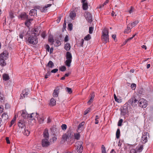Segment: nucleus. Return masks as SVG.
Returning a JSON list of instances; mask_svg holds the SVG:
<instances>
[{
  "mask_svg": "<svg viewBox=\"0 0 153 153\" xmlns=\"http://www.w3.org/2000/svg\"><path fill=\"white\" fill-rule=\"evenodd\" d=\"M31 34L28 37V42L30 44L35 45L37 43V35L38 34L37 29L33 28L32 30Z\"/></svg>",
  "mask_w": 153,
  "mask_h": 153,
  "instance_id": "obj_1",
  "label": "nucleus"
},
{
  "mask_svg": "<svg viewBox=\"0 0 153 153\" xmlns=\"http://www.w3.org/2000/svg\"><path fill=\"white\" fill-rule=\"evenodd\" d=\"M9 53L7 51H4L0 54V65L4 66L6 65L5 60L8 57Z\"/></svg>",
  "mask_w": 153,
  "mask_h": 153,
  "instance_id": "obj_2",
  "label": "nucleus"
},
{
  "mask_svg": "<svg viewBox=\"0 0 153 153\" xmlns=\"http://www.w3.org/2000/svg\"><path fill=\"white\" fill-rule=\"evenodd\" d=\"M102 32V40L104 42L106 43L109 41L108 30L106 28H104Z\"/></svg>",
  "mask_w": 153,
  "mask_h": 153,
  "instance_id": "obj_3",
  "label": "nucleus"
},
{
  "mask_svg": "<svg viewBox=\"0 0 153 153\" xmlns=\"http://www.w3.org/2000/svg\"><path fill=\"white\" fill-rule=\"evenodd\" d=\"M66 59L67 60L65 62V64L67 66L69 67L72 62V56L71 53L69 52L66 53Z\"/></svg>",
  "mask_w": 153,
  "mask_h": 153,
  "instance_id": "obj_4",
  "label": "nucleus"
},
{
  "mask_svg": "<svg viewBox=\"0 0 153 153\" xmlns=\"http://www.w3.org/2000/svg\"><path fill=\"white\" fill-rule=\"evenodd\" d=\"M149 138V133L147 132H144L143 134V135L141 137V141L143 143H145L147 142L148 139Z\"/></svg>",
  "mask_w": 153,
  "mask_h": 153,
  "instance_id": "obj_5",
  "label": "nucleus"
},
{
  "mask_svg": "<svg viewBox=\"0 0 153 153\" xmlns=\"http://www.w3.org/2000/svg\"><path fill=\"white\" fill-rule=\"evenodd\" d=\"M18 126L19 128L20 131L24 130V129L25 128V123L24 120H19L18 122Z\"/></svg>",
  "mask_w": 153,
  "mask_h": 153,
  "instance_id": "obj_6",
  "label": "nucleus"
},
{
  "mask_svg": "<svg viewBox=\"0 0 153 153\" xmlns=\"http://www.w3.org/2000/svg\"><path fill=\"white\" fill-rule=\"evenodd\" d=\"M138 104L140 107H141L143 108H145L147 106V101L143 99H140L138 101Z\"/></svg>",
  "mask_w": 153,
  "mask_h": 153,
  "instance_id": "obj_7",
  "label": "nucleus"
},
{
  "mask_svg": "<svg viewBox=\"0 0 153 153\" xmlns=\"http://www.w3.org/2000/svg\"><path fill=\"white\" fill-rule=\"evenodd\" d=\"M82 143L81 142H78L75 144L76 146L77 147V150L79 153H81L82 151L83 147L82 146Z\"/></svg>",
  "mask_w": 153,
  "mask_h": 153,
  "instance_id": "obj_8",
  "label": "nucleus"
},
{
  "mask_svg": "<svg viewBox=\"0 0 153 153\" xmlns=\"http://www.w3.org/2000/svg\"><path fill=\"white\" fill-rule=\"evenodd\" d=\"M71 137L70 134H65L63 135L62 136V139L65 141H71Z\"/></svg>",
  "mask_w": 153,
  "mask_h": 153,
  "instance_id": "obj_9",
  "label": "nucleus"
},
{
  "mask_svg": "<svg viewBox=\"0 0 153 153\" xmlns=\"http://www.w3.org/2000/svg\"><path fill=\"white\" fill-rule=\"evenodd\" d=\"M49 139H43L42 141V145L43 147H46L50 145V142L48 141Z\"/></svg>",
  "mask_w": 153,
  "mask_h": 153,
  "instance_id": "obj_10",
  "label": "nucleus"
},
{
  "mask_svg": "<svg viewBox=\"0 0 153 153\" xmlns=\"http://www.w3.org/2000/svg\"><path fill=\"white\" fill-rule=\"evenodd\" d=\"M85 16L87 21L89 22H91L92 21V17L91 14L88 12H85Z\"/></svg>",
  "mask_w": 153,
  "mask_h": 153,
  "instance_id": "obj_11",
  "label": "nucleus"
},
{
  "mask_svg": "<svg viewBox=\"0 0 153 153\" xmlns=\"http://www.w3.org/2000/svg\"><path fill=\"white\" fill-rule=\"evenodd\" d=\"M138 101L134 97L131 98L129 100V102L131 103L132 106H135V105H136L137 104H138Z\"/></svg>",
  "mask_w": 153,
  "mask_h": 153,
  "instance_id": "obj_12",
  "label": "nucleus"
},
{
  "mask_svg": "<svg viewBox=\"0 0 153 153\" xmlns=\"http://www.w3.org/2000/svg\"><path fill=\"white\" fill-rule=\"evenodd\" d=\"M29 90L28 89H25L23 90L21 94V98H24L27 97L28 94Z\"/></svg>",
  "mask_w": 153,
  "mask_h": 153,
  "instance_id": "obj_13",
  "label": "nucleus"
},
{
  "mask_svg": "<svg viewBox=\"0 0 153 153\" xmlns=\"http://www.w3.org/2000/svg\"><path fill=\"white\" fill-rule=\"evenodd\" d=\"M128 112V108L127 107L124 106L121 109V114L123 115H125Z\"/></svg>",
  "mask_w": 153,
  "mask_h": 153,
  "instance_id": "obj_14",
  "label": "nucleus"
},
{
  "mask_svg": "<svg viewBox=\"0 0 153 153\" xmlns=\"http://www.w3.org/2000/svg\"><path fill=\"white\" fill-rule=\"evenodd\" d=\"M43 137L44 139H49V138L48 131L47 128H46L43 132Z\"/></svg>",
  "mask_w": 153,
  "mask_h": 153,
  "instance_id": "obj_15",
  "label": "nucleus"
},
{
  "mask_svg": "<svg viewBox=\"0 0 153 153\" xmlns=\"http://www.w3.org/2000/svg\"><path fill=\"white\" fill-rule=\"evenodd\" d=\"M82 8L84 10H86L88 8V4L86 0H82Z\"/></svg>",
  "mask_w": 153,
  "mask_h": 153,
  "instance_id": "obj_16",
  "label": "nucleus"
},
{
  "mask_svg": "<svg viewBox=\"0 0 153 153\" xmlns=\"http://www.w3.org/2000/svg\"><path fill=\"white\" fill-rule=\"evenodd\" d=\"M20 113L21 114V116L24 118L26 119L29 117V115L25 111L22 110L20 111Z\"/></svg>",
  "mask_w": 153,
  "mask_h": 153,
  "instance_id": "obj_17",
  "label": "nucleus"
},
{
  "mask_svg": "<svg viewBox=\"0 0 153 153\" xmlns=\"http://www.w3.org/2000/svg\"><path fill=\"white\" fill-rule=\"evenodd\" d=\"M59 89L58 88H57L55 89L54 92L53 93V96L54 97H57L58 96V94L59 93Z\"/></svg>",
  "mask_w": 153,
  "mask_h": 153,
  "instance_id": "obj_18",
  "label": "nucleus"
},
{
  "mask_svg": "<svg viewBox=\"0 0 153 153\" xmlns=\"http://www.w3.org/2000/svg\"><path fill=\"white\" fill-rule=\"evenodd\" d=\"M27 18L26 13H22L19 16V18L21 19L25 20Z\"/></svg>",
  "mask_w": 153,
  "mask_h": 153,
  "instance_id": "obj_19",
  "label": "nucleus"
},
{
  "mask_svg": "<svg viewBox=\"0 0 153 153\" xmlns=\"http://www.w3.org/2000/svg\"><path fill=\"white\" fill-rule=\"evenodd\" d=\"M130 25H131L130 24L128 25L124 31V33L128 34L131 31V29L132 28L131 27Z\"/></svg>",
  "mask_w": 153,
  "mask_h": 153,
  "instance_id": "obj_20",
  "label": "nucleus"
},
{
  "mask_svg": "<svg viewBox=\"0 0 153 153\" xmlns=\"http://www.w3.org/2000/svg\"><path fill=\"white\" fill-rule=\"evenodd\" d=\"M29 117L32 120L35 119V118H38L37 113H32L30 115Z\"/></svg>",
  "mask_w": 153,
  "mask_h": 153,
  "instance_id": "obj_21",
  "label": "nucleus"
},
{
  "mask_svg": "<svg viewBox=\"0 0 153 153\" xmlns=\"http://www.w3.org/2000/svg\"><path fill=\"white\" fill-rule=\"evenodd\" d=\"M51 4H48L46 5L44 7L42 8L41 9V11L42 12H45L47 10V8L50 7L51 6Z\"/></svg>",
  "mask_w": 153,
  "mask_h": 153,
  "instance_id": "obj_22",
  "label": "nucleus"
},
{
  "mask_svg": "<svg viewBox=\"0 0 153 153\" xmlns=\"http://www.w3.org/2000/svg\"><path fill=\"white\" fill-rule=\"evenodd\" d=\"M56 104V101L53 98H52L50 100L49 105L51 106H54Z\"/></svg>",
  "mask_w": 153,
  "mask_h": 153,
  "instance_id": "obj_23",
  "label": "nucleus"
},
{
  "mask_svg": "<svg viewBox=\"0 0 153 153\" xmlns=\"http://www.w3.org/2000/svg\"><path fill=\"white\" fill-rule=\"evenodd\" d=\"M84 124V122H82L79 125L78 127V131H81L83 128V125Z\"/></svg>",
  "mask_w": 153,
  "mask_h": 153,
  "instance_id": "obj_24",
  "label": "nucleus"
},
{
  "mask_svg": "<svg viewBox=\"0 0 153 153\" xmlns=\"http://www.w3.org/2000/svg\"><path fill=\"white\" fill-rule=\"evenodd\" d=\"M20 132H22L26 136H28L30 133V132L27 129H26L25 128L24 129V130L23 131V130L20 131Z\"/></svg>",
  "mask_w": 153,
  "mask_h": 153,
  "instance_id": "obj_25",
  "label": "nucleus"
},
{
  "mask_svg": "<svg viewBox=\"0 0 153 153\" xmlns=\"http://www.w3.org/2000/svg\"><path fill=\"white\" fill-rule=\"evenodd\" d=\"M64 48L67 51H69L71 48V45L70 44L68 43H66V44L65 45Z\"/></svg>",
  "mask_w": 153,
  "mask_h": 153,
  "instance_id": "obj_26",
  "label": "nucleus"
},
{
  "mask_svg": "<svg viewBox=\"0 0 153 153\" xmlns=\"http://www.w3.org/2000/svg\"><path fill=\"white\" fill-rule=\"evenodd\" d=\"M33 20L32 19H30L26 20L25 23V25L26 26L28 27L30 25V21H32Z\"/></svg>",
  "mask_w": 153,
  "mask_h": 153,
  "instance_id": "obj_27",
  "label": "nucleus"
},
{
  "mask_svg": "<svg viewBox=\"0 0 153 153\" xmlns=\"http://www.w3.org/2000/svg\"><path fill=\"white\" fill-rule=\"evenodd\" d=\"M47 66L48 68H51L54 66V64L51 61H49L47 64Z\"/></svg>",
  "mask_w": 153,
  "mask_h": 153,
  "instance_id": "obj_28",
  "label": "nucleus"
},
{
  "mask_svg": "<svg viewBox=\"0 0 153 153\" xmlns=\"http://www.w3.org/2000/svg\"><path fill=\"white\" fill-rule=\"evenodd\" d=\"M3 79L5 81L8 80L9 79V77L8 75L6 74H3L2 76Z\"/></svg>",
  "mask_w": 153,
  "mask_h": 153,
  "instance_id": "obj_29",
  "label": "nucleus"
},
{
  "mask_svg": "<svg viewBox=\"0 0 153 153\" xmlns=\"http://www.w3.org/2000/svg\"><path fill=\"white\" fill-rule=\"evenodd\" d=\"M94 93H93L92 94H91L90 96V99L88 101V103H89L91 102L93 99H94Z\"/></svg>",
  "mask_w": 153,
  "mask_h": 153,
  "instance_id": "obj_30",
  "label": "nucleus"
},
{
  "mask_svg": "<svg viewBox=\"0 0 153 153\" xmlns=\"http://www.w3.org/2000/svg\"><path fill=\"white\" fill-rule=\"evenodd\" d=\"M114 98L115 100L118 102H122L121 99L120 98H118V97H117L115 94L114 95Z\"/></svg>",
  "mask_w": 153,
  "mask_h": 153,
  "instance_id": "obj_31",
  "label": "nucleus"
},
{
  "mask_svg": "<svg viewBox=\"0 0 153 153\" xmlns=\"http://www.w3.org/2000/svg\"><path fill=\"white\" fill-rule=\"evenodd\" d=\"M36 12V10L35 9L31 10L29 13V14L31 16H34Z\"/></svg>",
  "mask_w": 153,
  "mask_h": 153,
  "instance_id": "obj_32",
  "label": "nucleus"
},
{
  "mask_svg": "<svg viewBox=\"0 0 153 153\" xmlns=\"http://www.w3.org/2000/svg\"><path fill=\"white\" fill-rule=\"evenodd\" d=\"M1 117L2 119H3L4 120H6L8 118V116L7 115V114L5 113H4L2 114L1 115Z\"/></svg>",
  "mask_w": 153,
  "mask_h": 153,
  "instance_id": "obj_33",
  "label": "nucleus"
},
{
  "mask_svg": "<svg viewBox=\"0 0 153 153\" xmlns=\"http://www.w3.org/2000/svg\"><path fill=\"white\" fill-rule=\"evenodd\" d=\"M69 16L71 19H73L76 16V13L74 12H71L70 13Z\"/></svg>",
  "mask_w": 153,
  "mask_h": 153,
  "instance_id": "obj_34",
  "label": "nucleus"
},
{
  "mask_svg": "<svg viewBox=\"0 0 153 153\" xmlns=\"http://www.w3.org/2000/svg\"><path fill=\"white\" fill-rule=\"evenodd\" d=\"M120 136V131L119 128H118L116 132V137L117 139L119 138Z\"/></svg>",
  "mask_w": 153,
  "mask_h": 153,
  "instance_id": "obj_35",
  "label": "nucleus"
},
{
  "mask_svg": "<svg viewBox=\"0 0 153 153\" xmlns=\"http://www.w3.org/2000/svg\"><path fill=\"white\" fill-rule=\"evenodd\" d=\"M138 23V21H135L133 22V23H131V24H129L131 25V27L132 28V27L135 26Z\"/></svg>",
  "mask_w": 153,
  "mask_h": 153,
  "instance_id": "obj_36",
  "label": "nucleus"
},
{
  "mask_svg": "<svg viewBox=\"0 0 153 153\" xmlns=\"http://www.w3.org/2000/svg\"><path fill=\"white\" fill-rule=\"evenodd\" d=\"M74 135L75 139L77 140H79L80 138V134L79 133L74 134Z\"/></svg>",
  "mask_w": 153,
  "mask_h": 153,
  "instance_id": "obj_37",
  "label": "nucleus"
},
{
  "mask_svg": "<svg viewBox=\"0 0 153 153\" xmlns=\"http://www.w3.org/2000/svg\"><path fill=\"white\" fill-rule=\"evenodd\" d=\"M65 90L70 94H71L72 92L71 89L68 87H66L65 88Z\"/></svg>",
  "mask_w": 153,
  "mask_h": 153,
  "instance_id": "obj_38",
  "label": "nucleus"
},
{
  "mask_svg": "<svg viewBox=\"0 0 153 153\" xmlns=\"http://www.w3.org/2000/svg\"><path fill=\"white\" fill-rule=\"evenodd\" d=\"M91 38V36L89 34H88L84 38V39L85 40H88Z\"/></svg>",
  "mask_w": 153,
  "mask_h": 153,
  "instance_id": "obj_39",
  "label": "nucleus"
},
{
  "mask_svg": "<svg viewBox=\"0 0 153 153\" xmlns=\"http://www.w3.org/2000/svg\"><path fill=\"white\" fill-rule=\"evenodd\" d=\"M143 146L142 145H141L139 147L137 148V151L138 152H140L143 150Z\"/></svg>",
  "mask_w": 153,
  "mask_h": 153,
  "instance_id": "obj_40",
  "label": "nucleus"
},
{
  "mask_svg": "<svg viewBox=\"0 0 153 153\" xmlns=\"http://www.w3.org/2000/svg\"><path fill=\"white\" fill-rule=\"evenodd\" d=\"M48 41L49 42L52 44L54 42V40L52 36H50L48 39Z\"/></svg>",
  "mask_w": 153,
  "mask_h": 153,
  "instance_id": "obj_41",
  "label": "nucleus"
},
{
  "mask_svg": "<svg viewBox=\"0 0 153 153\" xmlns=\"http://www.w3.org/2000/svg\"><path fill=\"white\" fill-rule=\"evenodd\" d=\"M61 45V42L58 40H57L56 41V43L55 44V46H58Z\"/></svg>",
  "mask_w": 153,
  "mask_h": 153,
  "instance_id": "obj_42",
  "label": "nucleus"
},
{
  "mask_svg": "<svg viewBox=\"0 0 153 153\" xmlns=\"http://www.w3.org/2000/svg\"><path fill=\"white\" fill-rule=\"evenodd\" d=\"M66 67L64 66H63L59 68V70L62 71H64L66 70Z\"/></svg>",
  "mask_w": 153,
  "mask_h": 153,
  "instance_id": "obj_43",
  "label": "nucleus"
},
{
  "mask_svg": "<svg viewBox=\"0 0 153 153\" xmlns=\"http://www.w3.org/2000/svg\"><path fill=\"white\" fill-rule=\"evenodd\" d=\"M100 118V117L98 115H97L96 116V118L95 119V123L96 124H98L99 123V121L98 120V119H99Z\"/></svg>",
  "mask_w": 153,
  "mask_h": 153,
  "instance_id": "obj_44",
  "label": "nucleus"
},
{
  "mask_svg": "<svg viewBox=\"0 0 153 153\" xmlns=\"http://www.w3.org/2000/svg\"><path fill=\"white\" fill-rule=\"evenodd\" d=\"M102 153H106L105 149L103 145L102 146Z\"/></svg>",
  "mask_w": 153,
  "mask_h": 153,
  "instance_id": "obj_45",
  "label": "nucleus"
},
{
  "mask_svg": "<svg viewBox=\"0 0 153 153\" xmlns=\"http://www.w3.org/2000/svg\"><path fill=\"white\" fill-rule=\"evenodd\" d=\"M61 128L63 130H65L67 128V126L66 124H63L61 126Z\"/></svg>",
  "mask_w": 153,
  "mask_h": 153,
  "instance_id": "obj_46",
  "label": "nucleus"
},
{
  "mask_svg": "<svg viewBox=\"0 0 153 153\" xmlns=\"http://www.w3.org/2000/svg\"><path fill=\"white\" fill-rule=\"evenodd\" d=\"M123 122V120L122 119H120L118 123V126H122V123Z\"/></svg>",
  "mask_w": 153,
  "mask_h": 153,
  "instance_id": "obj_47",
  "label": "nucleus"
},
{
  "mask_svg": "<svg viewBox=\"0 0 153 153\" xmlns=\"http://www.w3.org/2000/svg\"><path fill=\"white\" fill-rule=\"evenodd\" d=\"M134 8L132 7L131 6L130 7V10H128V12L129 13H131L134 11Z\"/></svg>",
  "mask_w": 153,
  "mask_h": 153,
  "instance_id": "obj_48",
  "label": "nucleus"
},
{
  "mask_svg": "<svg viewBox=\"0 0 153 153\" xmlns=\"http://www.w3.org/2000/svg\"><path fill=\"white\" fill-rule=\"evenodd\" d=\"M136 34H134V35H133V36L132 37L130 38H129L127 39L125 41V44L128 41L130 40H131V39H132L136 35Z\"/></svg>",
  "mask_w": 153,
  "mask_h": 153,
  "instance_id": "obj_49",
  "label": "nucleus"
},
{
  "mask_svg": "<svg viewBox=\"0 0 153 153\" xmlns=\"http://www.w3.org/2000/svg\"><path fill=\"white\" fill-rule=\"evenodd\" d=\"M73 25L72 24L69 23L68 24V27L70 30H71L72 29Z\"/></svg>",
  "mask_w": 153,
  "mask_h": 153,
  "instance_id": "obj_50",
  "label": "nucleus"
},
{
  "mask_svg": "<svg viewBox=\"0 0 153 153\" xmlns=\"http://www.w3.org/2000/svg\"><path fill=\"white\" fill-rule=\"evenodd\" d=\"M84 40L83 39H82L80 41V42L79 43V45L82 47L83 46V44L84 43Z\"/></svg>",
  "mask_w": 153,
  "mask_h": 153,
  "instance_id": "obj_51",
  "label": "nucleus"
},
{
  "mask_svg": "<svg viewBox=\"0 0 153 153\" xmlns=\"http://www.w3.org/2000/svg\"><path fill=\"white\" fill-rule=\"evenodd\" d=\"M93 28L92 27H89V32L90 34H91L93 33Z\"/></svg>",
  "mask_w": 153,
  "mask_h": 153,
  "instance_id": "obj_52",
  "label": "nucleus"
},
{
  "mask_svg": "<svg viewBox=\"0 0 153 153\" xmlns=\"http://www.w3.org/2000/svg\"><path fill=\"white\" fill-rule=\"evenodd\" d=\"M136 85L135 84L133 83L131 85V88L132 89L134 90L136 87Z\"/></svg>",
  "mask_w": 153,
  "mask_h": 153,
  "instance_id": "obj_53",
  "label": "nucleus"
},
{
  "mask_svg": "<svg viewBox=\"0 0 153 153\" xmlns=\"http://www.w3.org/2000/svg\"><path fill=\"white\" fill-rule=\"evenodd\" d=\"M45 48L46 49V51L48 52H49V51L50 48L48 45H46Z\"/></svg>",
  "mask_w": 153,
  "mask_h": 153,
  "instance_id": "obj_54",
  "label": "nucleus"
},
{
  "mask_svg": "<svg viewBox=\"0 0 153 153\" xmlns=\"http://www.w3.org/2000/svg\"><path fill=\"white\" fill-rule=\"evenodd\" d=\"M90 109L89 108H88V109H87L85 110L84 112V115H86V114H87L88 112H89L90 111Z\"/></svg>",
  "mask_w": 153,
  "mask_h": 153,
  "instance_id": "obj_55",
  "label": "nucleus"
},
{
  "mask_svg": "<svg viewBox=\"0 0 153 153\" xmlns=\"http://www.w3.org/2000/svg\"><path fill=\"white\" fill-rule=\"evenodd\" d=\"M58 69H54L52 70L51 71V72L52 73H56L58 71Z\"/></svg>",
  "mask_w": 153,
  "mask_h": 153,
  "instance_id": "obj_56",
  "label": "nucleus"
},
{
  "mask_svg": "<svg viewBox=\"0 0 153 153\" xmlns=\"http://www.w3.org/2000/svg\"><path fill=\"white\" fill-rule=\"evenodd\" d=\"M40 123H42L43 122V120L41 118H37Z\"/></svg>",
  "mask_w": 153,
  "mask_h": 153,
  "instance_id": "obj_57",
  "label": "nucleus"
},
{
  "mask_svg": "<svg viewBox=\"0 0 153 153\" xmlns=\"http://www.w3.org/2000/svg\"><path fill=\"white\" fill-rule=\"evenodd\" d=\"M4 100V97L3 95H0V101L1 102Z\"/></svg>",
  "mask_w": 153,
  "mask_h": 153,
  "instance_id": "obj_58",
  "label": "nucleus"
},
{
  "mask_svg": "<svg viewBox=\"0 0 153 153\" xmlns=\"http://www.w3.org/2000/svg\"><path fill=\"white\" fill-rule=\"evenodd\" d=\"M50 75V72H48L47 74H46L45 76V78L46 79L48 78V76H49Z\"/></svg>",
  "mask_w": 153,
  "mask_h": 153,
  "instance_id": "obj_59",
  "label": "nucleus"
},
{
  "mask_svg": "<svg viewBox=\"0 0 153 153\" xmlns=\"http://www.w3.org/2000/svg\"><path fill=\"white\" fill-rule=\"evenodd\" d=\"M41 36L44 39L46 36V35L45 32H43L41 34Z\"/></svg>",
  "mask_w": 153,
  "mask_h": 153,
  "instance_id": "obj_60",
  "label": "nucleus"
},
{
  "mask_svg": "<svg viewBox=\"0 0 153 153\" xmlns=\"http://www.w3.org/2000/svg\"><path fill=\"white\" fill-rule=\"evenodd\" d=\"M68 40V36L66 35L64 41L65 42H67Z\"/></svg>",
  "mask_w": 153,
  "mask_h": 153,
  "instance_id": "obj_61",
  "label": "nucleus"
},
{
  "mask_svg": "<svg viewBox=\"0 0 153 153\" xmlns=\"http://www.w3.org/2000/svg\"><path fill=\"white\" fill-rule=\"evenodd\" d=\"M6 142L7 144L10 143V141L9 140V138L8 137H6Z\"/></svg>",
  "mask_w": 153,
  "mask_h": 153,
  "instance_id": "obj_62",
  "label": "nucleus"
},
{
  "mask_svg": "<svg viewBox=\"0 0 153 153\" xmlns=\"http://www.w3.org/2000/svg\"><path fill=\"white\" fill-rule=\"evenodd\" d=\"M143 93V89L141 88L140 90L139 91V93L141 94H142Z\"/></svg>",
  "mask_w": 153,
  "mask_h": 153,
  "instance_id": "obj_63",
  "label": "nucleus"
},
{
  "mask_svg": "<svg viewBox=\"0 0 153 153\" xmlns=\"http://www.w3.org/2000/svg\"><path fill=\"white\" fill-rule=\"evenodd\" d=\"M108 2V0H107L102 4V7H103L104 5H105Z\"/></svg>",
  "mask_w": 153,
  "mask_h": 153,
  "instance_id": "obj_64",
  "label": "nucleus"
}]
</instances>
